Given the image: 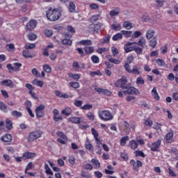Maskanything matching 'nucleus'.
I'll return each instance as SVG.
<instances>
[{"instance_id":"nucleus-5","label":"nucleus","mask_w":178,"mask_h":178,"mask_svg":"<svg viewBox=\"0 0 178 178\" xmlns=\"http://www.w3.org/2000/svg\"><path fill=\"white\" fill-rule=\"evenodd\" d=\"M56 134L58 137H60V138L57 139V142L60 143V144H62L63 145H66L67 141V136H66L62 131H58Z\"/></svg>"},{"instance_id":"nucleus-57","label":"nucleus","mask_w":178,"mask_h":178,"mask_svg":"<svg viewBox=\"0 0 178 178\" xmlns=\"http://www.w3.org/2000/svg\"><path fill=\"white\" fill-rule=\"evenodd\" d=\"M145 81H144V79H143V77H138L136 79V84L142 86L143 84H145Z\"/></svg>"},{"instance_id":"nucleus-6","label":"nucleus","mask_w":178,"mask_h":178,"mask_svg":"<svg viewBox=\"0 0 178 178\" xmlns=\"http://www.w3.org/2000/svg\"><path fill=\"white\" fill-rule=\"evenodd\" d=\"M125 90H127L124 91V95H127V94H128L129 95H140V90H138V89L134 87H129V88H125Z\"/></svg>"},{"instance_id":"nucleus-14","label":"nucleus","mask_w":178,"mask_h":178,"mask_svg":"<svg viewBox=\"0 0 178 178\" xmlns=\"http://www.w3.org/2000/svg\"><path fill=\"white\" fill-rule=\"evenodd\" d=\"M72 67L79 70V69H86V65L83 63H79L77 61H74L72 63Z\"/></svg>"},{"instance_id":"nucleus-18","label":"nucleus","mask_w":178,"mask_h":178,"mask_svg":"<svg viewBox=\"0 0 178 178\" xmlns=\"http://www.w3.org/2000/svg\"><path fill=\"white\" fill-rule=\"evenodd\" d=\"M68 120L74 124H80L81 123V118L79 117H70Z\"/></svg>"},{"instance_id":"nucleus-28","label":"nucleus","mask_w":178,"mask_h":178,"mask_svg":"<svg viewBox=\"0 0 178 178\" xmlns=\"http://www.w3.org/2000/svg\"><path fill=\"white\" fill-rule=\"evenodd\" d=\"M111 30H114V31H120L122 30V24L120 23L113 24L111 25Z\"/></svg>"},{"instance_id":"nucleus-13","label":"nucleus","mask_w":178,"mask_h":178,"mask_svg":"<svg viewBox=\"0 0 178 178\" xmlns=\"http://www.w3.org/2000/svg\"><path fill=\"white\" fill-rule=\"evenodd\" d=\"M24 161H26V159H33L35 158L36 154L35 153L26 152L23 154Z\"/></svg>"},{"instance_id":"nucleus-41","label":"nucleus","mask_w":178,"mask_h":178,"mask_svg":"<svg viewBox=\"0 0 178 178\" xmlns=\"http://www.w3.org/2000/svg\"><path fill=\"white\" fill-rule=\"evenodd\" d=\"M122 38H123V35L120 33H118L113 36L112 40L113 41H118V40H122Z\"/></svg>"},{"instance_id":"nucleus-1","label":"nucleus","mask_w":178,"mask_h":178,"mask_svg":"<svg viewBox=\"0 0 178 178\" xmlns=\"http://www.w3.org/2000/svg\"><path fill=\"white\" fill-rule=\"evenodd\" d=\"M46 16L50 22H56V20H59L60 16H62V12L58 9H53L50 8L46 12Z\"/></svg>"},{"instance_id":"nucleus-63","label":"nucleus","mask_w":178,"mask_h":178,"mask_svg":"<svg viewBox=\"0 0 178 178\" xmlns=\"http://www.w3.org/2000/svg\"><path fill=\"white\" fill-rule=\"evenodd\" d=\"M70 84L72 88H79L80 87V83H79V82H70Z\"/></svg>"},{"instance_id":"nucleus-56","label":"nucleus","mask_w":178,"mask_h":178,"mask_svg":"<svg viewBox=\"0 0 178 178\" xmlns=\"http://www.w3.org/2000/svg\"><path fill=\"white\" fill-rule=\"evenodd\" d=\"M22 55L24 58H33L31 54L29 51L24 50L22 51Z\"/></svg>"},{"instance_id":"nucleus-3","label":"nucleus","mask_w":178,"mask_h":178,"mask_svg":"<svg viewBox=\"0 0 178 178\" xmlns=\"http://www.w3.org/2000/svg\"><path fill=\"white\" fill-rule=\"evenodd\" d=\"M99 117L102 120H111L113 118L112 114L106 110L99 111Z\"/></svg>"},{"instance_id":"nucleus-27","label":"nucleus","mask_w":178,"mask_h":178,"mask_svg":"<svg viewBox=\"0 0 178 178\" xmlns=\"http://www.w3.org/2000/svg\"><path fill=\"white\" fill-rule=\"evenodd\" d=\"M135 44H136L139 47H141L142 48H144V47H145V44H147V40H145V38L142 37L138 40V42H135Z\"/></svg>"},{"instance_id":"nucleus-40","label":"nucleus","mask_w":178,"mask_h":178,"mask_svg":"<svg viewBox=\"0 0 178 178\" xmlns=\"http://www.w3.org/2000/svg\"><path fill=\"white\" fill-rule=\"evenodd\" d=\"M61 113L65 115V116H69L70 113H72V108L67 107L64 110L62 111Z\"/></svg>"},{"instance_id":"nucleus-64","label":"nucleus","mask_w":178,"mask_h":178,"mask_svg":"<svg viewBox=\"0 0 178 178\" xmlns=\"http://www.w3.org/2000/svg\"><path fill=\"white\" fill-rule=\"evenodd\" d=\"M53 34L54 32H52L51 30L46 29L44 31V35H46V37H52Z\"/></svg>"},{"instance_id":"nucleus-60","label":"nucleus","mask_w":178,"mask_h":178,"mask_svg":"<svg viewBox=\"0 0 178 178\" xmlns=\"http://www.w3.org/2000/svg\"><path fill=\"white\" fill-rule=\"evenodd\" d=\"M88 119L89 120H91L92 122L94 120V119H95V116L94 115V114L91 112H88L86 115Z\"/></svg>"},{"instance_id":"nucleus-51","label":"nucleus","mask_w":178,"mask_h":178,"mask_svg":"<svg viewBox=\"0 0 178 178\" xmlns=\"http://www.w3.org/2000/svg\"><path fill=\"white\" fill-rule=\"evenodd\" d=\"M25 49H34L35 48V44L26 43L24 47Z\"/></svg>"},{"instance_id":"nucleus-61","label":"nucleus","mask_w":178,"mask_h":178,"mask_svg":"<svg viewBox=\"0 0 178 178\" xmlns=\"http://www.w3.org/2000/svg\"><path fill=\"white\" fill-rule=\"evenodd\" d=\"M33 166H34L33 165V162H30L27 164L26 168H25V173H27V172H29V170L33 169Z\"/></svg>"},{"instance_id":"nucleus-47","label":"nucleus","mask_w":178,"mask_h":178,"mask_svg":"<svg viewBox=\"0 0 178 178\" xmlns=\"http://www.w3.org/2000/svg\"><path fill=\"white\" fill-rule=\"evenodd\" d=\"M129 141V136H124L121 138L120 140V145H122V147H124V145H126V142Z\"/></svg>"},{"instance_id":"nucleus-39","label":"nucleus","mask_w":178,"mask_h":178,"mask_svg":"<svg viewBox=\"0 0 178 178\" xmlns=\"http://www.w3.org/2000/svg\"><path fill=\"white\" fill-rule=\"evenodd\" d=\"M81 45H92V41L91 40H83L79 42Z\"/></svg>"},{"instance_id":"nucleus-23","label":"nucleus","mask_w":178,"mask_h":178,"mask_svg":"<svg viewBox=\"0 0 178 178\" xmlns=\"http://www.w3.org/2000/svg\"><path fill=\"white\" fill-rule=\"evenodd\" d=\"M12 135L6 134L1 138V140L3 143H10L12 141Z\"/></svg>"},{"instance_id":"nucleus-44","label":"nucleus","mask_w":178,"mask_h":178,"mask_svg":"<svg viewBox=\"0 0 178 178\" xmlns=\"http://www.w3.org/2000/svg\"><path fill=\"white\" fill-rule=\"evenodd\" d=\"M134 51L137 54V55H141V54H143V48L138 46H134Z\"/></svg>"},{"instance_id":"nucleus-45","label":"nucleus","mask_w":178,"mask_h":178,"mask_svg":"<svg viewBox=\"0 0 178 178\" xmlns=\"http://www.w3.org/2000/svg\"><path fill=\"white\" fill-rule=\"evenodd\" d=\"M85 147L86 149H88V151H90V152H92L94 151V148H92V145H91L88 140H87L85 143Z\"/></svg>"},{"instance_id":"nucleus-8","label":"nucleus","mask_w":178,"mask_h":178,"mask_svg":"<svg viewBox=\"0 0 178 178\" xmlns=\"http://www.w3.org/2000/svg\"><path fill=\"white\" fill-rule=\"evenodd\" d=\"M53 120L54 122H62L63 117L59 114V111L56 108L53 110Z\"/></svg>"},{"instance_id":"nucleus-12","label":"nucleus","mask_w":178,"mask_h":178,"mask_svg":"<svg viewBox=\"0 0 178 178\" xmlns=\"http://www.w3.org/2000/svg\"><path fill=\"white\" fill-rule=\"evenodd\" d=\"M162 143V140H158L157 141L152 143L150 146L151 151H153L155 152L156 151H158V149L161 147V144Z\"/></svg>"},{"instance_id":"nucleus-42","label":"nucleus","mask_w":178,"mask_h":178,"mask_svg":"<svg viewBox=\"0 0 178 178\" xmlns=\"http://www.w3.org/2000/svg\"><path fill=\"white\" fill-rule=\"evenodd\" d=\"M0 109L2 111V112H4V113H8V106L3 104V102L0 101Z\"/></svg>"},{"instance_id":"nucleus-26","label":"nucleus","mask_w":178,"mask_h":178,"mask_svg":"<svg viewBox=\"0 0 178 178\" xmlns=\"http://www.w3.org/2000/svg\"><path fill=\"white\" fill-rule=\"evenodd\" d=\"M155 35V31L153 29H149L146 31V38L147 40H151Z\"/></svg>"},{"instance_id":"nucleus-34","label":"nucleus","mask_w":178,"mask_h":178,"mask_svg":"<svg viewBox=\"0 0 178 178\" xmlns=\"http://www.w3.org/2000/svg\"><path fill=\"white\" fill-rule=\"evenodd\" d=\"M122 35H124V37H125V38H130V37H131L132 35V33L131 31H121Z\"/></svg>"},{"instance_id":"nucleus-22","label":"nucleus","mask_w":178,"mask_h":178,"mask_svg":"<svg viewBox=\"0 0 178 178\" xmlns=\"http://www.w3.org/2000/svg\"><path fill=\"white\" fill-rule=\"evenodd\" d=\"M130 164L134 168V169H137L138 168H141V166H143V163L138 160L136 161H136L132 159L130 161Z\"/></svg>"},{"instance_id":"nucleus-35","label":"nucleus","mask_w":178,"mask_h":178,"mask_svg":"<svg viewBox=\"0 0 178 178\" xmlns=\"http://www.w3.org/2000/svg\"><path fill=\"white\" fill-rule=\"evenodd\" d=\"M6 127L8 130H12L13 129V124L9 119L6 120Z\"/></svg>"},{"instance_id":"nucleus-20","label":"nucleus","mask_w":178,"mask_h":178,"mask_svg":"<svg viewBox=\"0 0 178 178\" xmlns=\"http://www.w3.org/2000/svg\"><path fill=\"white\" fill-rule=\"evenodd\" d=\"M91 131L97 144H101V141L99 140V138H98L99 137L98 131L94 128L91 129Z\"/></svg>"},{"instance_id":"nucleus-54","label":"nucleus","mask_w":178,"mask_h":178,"mask_svg":"<svg viewBox=\"0 0 178 178\" xmlns=\"http://www.w3.org/2000/svg\"><path fill=\"white\" fill-rule=\"evenodd\" d=\"M62 42L63 45H72V40L67 38L63 40Z\"/></svg>"},{"instance_id":"nucleus-4","label":"nucleus","mask_w":178,"mask_h":178,"mask_svg":"<svg viewBox=\"0 0 178 178\" xmlns=\"http://www.w3.org/2000/svg\"><path fill=\"white\" fill-rule=\"evenodd\" d=\"M126 83H127V77L122 76L120 79L115 82V86L120 87V88H122L123 90H126V88H127Z\"/></svg>"},{"instance_id":"nucleus-46","label":"nucleus","mask_w":178,"mask_h":178,"mask_svg":"<svg viewBox=\"0 0 178 178\" xmlns=\"http://www.w3.org/2000/svg\"><path fill=\"white\" fill-rule=\"evenodd\" d=\"M156 63H157L158 66H161V67H165V66H166L165 61L161 58L157 59Z\"/></svg>"},{"instance_id":"nucleus-32","label":"nucleus","mask_w":178,"mask_h":178,"mask_svg":"<svg viewBox=\"0 0 178 178\" xmlns=\"http://www.w3.org/2000/svg\"><path fill=\"white\" fill-rule=\"evenodd\" d=\"M6 49H7V51H8V52H15V50L16 49V48L15 47V44L12 43L6 44Z\"/></svg>"},{"instance_id":"nucleus-55","label":"nucleus","mask_w":178,"mask_h":178,"mask_svg":"<svg viewBox=\"0 0 178 178\" xmlns=\"http://www.w3.org/2000/svg\"><path fill=\"white\" fill-rule=\"evenodd\" d=\"M108 51H109V49L106 47L98 48L97 49V52L100 54H102L103 52H108Z\"/></svg>"},{"instance_id":"nucleus-16","label":"nucleus","mask_w":178,"mask_h":178,"mask_svg":"<svg viewBox=\"0 0 178 178\" xmlns=\"http://www.w3.org/2000/svg\"><path fill=\"white\" fill-rule=\"evenodd\" d=\"M67 30L69 31L70 33H65V37H67V38H71V37L76 33V31L74 30V28L72 26H67Z\"/></svg>"},{"instance_id":"nucleus-36","label":"nucleus","mask_w":178,"mask_h":178,"mask_svg":"<svg viewBox=\"0 0 178 178\" xmlns=\"http://www.w3.org/2000/svg\"><path fill=\"white\" fill-rule=\"evenodd\" d=\"M69 12L70 13H73V12H76V5L73 2H70L68 6Z\"/></svg>"},{"instance_id":"nucleus-24","label":"nucleus","mask_w":178,"mask_h":178,"mask_svg":"<svg viewBox=\"0 0 178 178\" xmlns=\"http://www.w3.org/2000/svg\"><path fill=\"white\" fill-rule=\"evenodd\" d=\"M129 147L131 149H137L138 148V143L135 140H131L129 143Z\"/></svg>"},{"instance_id":"nucleus-19","label":"nucleus","mask_w":178,"mask_h":178,"mask_svg":"<svg viewBox=\"0 0 178 178\" xmlns=\"http://www.w3.org/2000/svg\"><path fill=\"white\" fill-rule=\"evenodd\" d=\"M55 95H56V97H59V98H73V95H71L70 96H68L67 94L66 93H62L60 92L59 90H56L55 91Z\"/></svg>"},{"instance_id":"nucleus-21","label":"nucleus","mask_w":178,"mask_h":178,"mask_svg":"<svg viewBox=\"0 0 178 178\" xmlns=\"http://www.w3.org/2000/svg\"><path fill=\"white\" fill-rule=\"evenodd\" d=\"M1 85L5 86L6 87H10V88H13V81L10 79H5L1 81Z\"/></svg>"},{"instance_id":"nucleus-2","label":"nucleus","mask_w":178,"mask_h":178,"mask_svg":"<svg viewBox=\"0 0 178 178\" xmlns=\"http://www.w3.org/2000/svg\"><path fill=\"white\" fill-rule=\"evenodd\" d=\"M42 136V131L35 130L29 134L28 135V141L29 143H33L35 140L41 138Z\"/></svg>"},{"instance_id":"nucleus-48","label":"nucleus","mask_w":178,"mask_h":178,"mask_svg":"<svg viewBox=\"0 0 178 178\" xmlns=\"http://www.w3.org/2000/svg\"><path fill=\"white\" fill-rule=\"evenodd\" d=\"M140 35H143V33L140 31H136L134 32L131 35L132 38H138V37H140Z\"/></svg>"},{"instance_id":"nucleus-49","label":"nucleus","mask_w":178,"mask_h":178,"mask_svg":"<svg viewBox=\"0 0 178 178\" xmlns=\"http://www.w3.org/2000/svg\"><path fill=\"white\" fill-rule=\"evenodd\" d=\"M28 38L30 41H35V40H37V35H35V33H31L28 35Z\"/></svg>"},{"instance_id":"nucleus-7","label":"nucleus","mask_w":178,"mask_h":178,"mask_svg":"<svg viewBox=\"0 0 178 178\" xmlns=\"http://www.w3.org/2000/svg\"><path fill=\"white\" fill-rule=\"evenodd\" d=\"M45 109V106L44 104H40L35 108V113L37 118H42L44 116V111Z\"/></svg>"},{"instance_id":"nucleus-58","label":"nucleus","mask_w":178,"mask_h":178,"mask_svg":"<svg viewBox=\"0 0 178 178\" xmlns=\"http://www.w3.org/2000/svg\"><path fill=\"white\" fill-rule=\"evenodd\" d=\"M135 155L136 156H141V158H145V154H144V152H143L140 150H137L135 152Z\"/></svg>"},{"instance_id":"nucleus-29","label":"nucleus","mask_w":178,"mask_h":178,"mask_svg":"<svg viewBox=\"0 0 178 178\" xmlns=\"http://www.w3.org/2000/svg\"><path fill=\"white\" fill-rule=\"evenodd\" d=\"M120 13V9L117 8L110 11L109 15L111 17H115V16H118Z\"/></svg>"},{"instance_id":"nucleus-31","label":"nucleus","mask_w":178,"mask_h":178,"mask_svg":"<svg viewBox=\"0 0 178 178\" xmlns=\"http://www.w3.org/2000/svg\"><path fill=\"white\" fill-rule=\"evenodd\" d=\"M133 74H137L138 76L140 74V68L137 65H134L132 69L131 70V72Z\"/></svg>"},{"instance_id":"nucleus-38","label":"nucleus","mask_w":178,"mask_h":178,"mask_svg":"<svg viewBox=\"0 0 178 178\" xmlns=\"http://www.w3.org/2000/svg\"><path fill=\"white\" fill-rule=\"evenodd\" d=\"M122 26L124 29H127V30H131V28L133 27V24L126 21L123 23Z\"/></svg>"},{"instance_id":"nucleus-52","label":"nucleus","mask_w":178,"mask_h":178,"mask_svg":"<svg viewBox=\"0 0 178 178\" xmlns=\"http://www.w3.org/2000/svg\"><path fill=\"white\" fill-rule=\"evenodd\" d=\"M43 70L46 73H51V72H52V68L49 65H43Z\"/></svg>"},{"instance_id":"nucleus-9","label":"nucleus","mask_w":178,"mask_h":178,"mask_svg":"<svg viewBox=\"0 0 178 178\" xmlns=\"http://www.w3.org/2000/svg\"><path fill=\"white\" fill-rule=\"evenodd\" d=\"M35 27H37V21L31 19L26 24V29L29 30V31H31V30H34Z\"/></svg>"},{"instance_id":"nucleus-30","label":"nucleus","mask_w":178,"mask_h":178,"mask_svg":"<svg viewBox=\"0 0 178 178\" xmlns=\"http://www.w3.org/2000/svg\"><path fill=\"white\" fill-rule=\"evenodd\" d=\"M90 162L94 165L95 169H99L101 168V163L96 159H92Z\"/></svg>"},{"instance_id":"nucleus-15","label":"nucleus","mask_w":178,"mask_h":178,"mask_svg":"<svg viewBox=\"0 0 178 178\" xmlns=\"http://www.w3.org/2000/svg\"><path fill=\"white\" fill-rule=\"evenodd\" d=\"M90 33H98L101 30V25L99 24H92L90 26Z\"/></svg>"},{"instance_id":"nucleus-50","label":"nucleus","mask_w":178,"mask_h":178,"mask_svg":"<svg viewBox=\"0 0 178 178\" xmlns=\"http://www.w3.org/2000/svg\"><path fill=\"white\" fill-rule=\"evenodd\" d=\"M69 77H71L72 79H74V80H79L80 79V74H73V73H69L68 74Z\"/></svg>"},{"instance_id":"nucleus-43","label":"nucleus","mask_w":178,"mask_h":178,"mask_svg":"<svg viewBox=\"0 0 178 178\" xmlns=\"http://www.w3.org/2000/svg\"><path fill=\"white\" fill-rule=\"evenodd\" d=\"M32 84H35V86H37L38 87H42L44 86V82L35 79L32 81Z\"/></svg>"},{"instance_id":"nucleus-59","label":"nucleus","mask_w":178,"mask_h":178,"mask_svg":"<svg viewBox=\"0 0 178 178\" xmlns=\"http://www.w3.org/2000/svg\"><path fill=\"white\" fill-rule=\"evenodd\" d=\"M11 115L13 116H15V118H22V113H20L17 111H12Z\"/></svg>"},{"instance_id":"nucleus-53","label":"nucleus","mask_w":178,"mask_h":178,"mask_svg":"<svg viewBox=\"0 0 178 178\" xmlns=\"http://www.w3.org/2000/svg\"><path fill=\"white\" fill-rule=\"evenodd\" d=\"M91 60L93 63H99V57L93 55L91 56Z\"/></svg>"},{"instance_id":"nucleus-17","label":"nucleus","mask_w":178,"mask_h":178,"mask_svg":"<svg viewBox=\"0 0 178 178\" xmlns=\"http://www.w3.org/2000/svg\"><path fill=\"white\" fill-rule=\"evenodd\" d=\"M165 140L166 142L172 144V143H173L174 140H173V130H171L169 133H168L165 135Z\"/></svg>"},{"instance_id":"nucleus-10","label":"nucleus","mask_w":178,"mask_h":178,"mask_svg":"<svg viewBox=\"0 0 178 178\" xmlns=\"http://www.w3.org/2000/svg\"><path fill=\"white\" fill-rule=\"evenodd\" d=\"M95 90L99 94H103V95H107V97L112 95V92L108 90V89H104V88H95Z\"/></svg>"},{"instance_id":"nucleus-33","label":"nucleus","mask_w":178,"mask_h":178,"mask_svg":"<svg viewBox=\"0 0 178 178\" xmlns=\"http://www.w3.org/2000/svg\"><path fill=\"white\" fill-rule=\"evenodd\" d=\"M94 51H95V49L94 48V47L89 46V47H85V52L86 54H87V55H91V54H92Z\"/></svg>"},{"instance_id":"nucleus-62","label":"nucleus","mask_w":178,"mask_h":178,"mask_svg":"<svg viewBox=\"0 0 178 178\" xmlns=\"http://www.w3.org/2000/svg\"><path fill=\"white\" fill-rule=\"evenodd\" d=\"M144 124H145V126H147L148 127H151V126H152V124H153L152 120H151L149 119L145 120Z\"/></svg>"},{"instance_id":"nucleus-37","label":"nucleus","mask_w":178,"mask_h":178,"mask_svg":"<svg viewBox=\"0 0 178 178\" xmlns=\"http://www.w3.org/2000/svg\"><path fill=\"white\" fill-rule=\"evenodd\" d=\"M158 39L156 37H154L152 40L149 41V45L152 48H155L156 47Z\"/></svg>"},{"instance_id":"nucleus-25","label":"nucleus","mask_w":178,"mask_h":178,"mask_svg":"<svg viewBox=\"0 0 178 178\" xmlns=\"http://www.w3.org/2000/svg\"><path fill=\"white\" fill-rule=\"evenodd\" d=\"M152 95L156 99V101H159L161 99V97H159V94L158 93V91L156 90V88H153L152 90Z\"/></svg>"},{"instance_id":"nucleus-11","label":"nucleus","mask_w":178,"mask_h":178,"mask_svg":"<svg viewBox=\"0 0 178 178\" xmlns=\"http://www.w3.org/2000/svg\"><path fill=\"white\" fill-rule=\"evenodd\" d=\"M134 44H136V42H127L124 47V51L127 54H129V52H131L132 51H134V46H131V45H134Z\"/></svg>"}]
</instances>
